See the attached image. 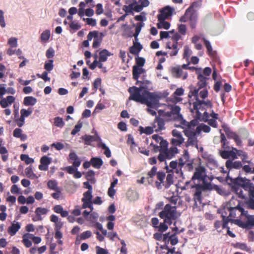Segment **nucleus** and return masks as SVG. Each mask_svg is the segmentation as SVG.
Here are the masks:
<instances>
[{
    "mask_svg": "<svg viewBox=\"0 0 254 254\" xmlns=\"http://www.w3.org/2000/svg\"><path fill=\"white\" fill-rule=\"evenodd\" d=\"M48 212V210L46 208L42 207H37L35 210V213L36 214V216L37 217V219L33 218V221H37V220H41V216L42 215H46Z\"/></svg>",
    "mask_w": 254,
    "mask_h": 254,
    "instance_id": "7c9ffc66",
    "label": "nucleus"
},
{
    "mask_svg": "<svg viewBox=\"0 0 254 254\" xmlns=\"http://www.w3.org/2000/svg\"><path fill=\"white\" fill-rule=\"evenodd\" d=\"M230 212L228 216H226L222 214L223 221V227H224L229 222L233 221L234 220L232 218L240 219L242 214H243L244 211V209L242 207L240 206L239 204L234 207H230L229 209Z\"/></svg>",
    "mask_w": 254,
    "mask_h": 254,
    "instance_id": "423d86ee",
    "label": "nucleus"
},
{
    "mask_svg": "<svg viewBox=\"0 0 254 254\" xmlns=\"http://www.w3.org/2000/svg\"><path fill=\"white\" fill-rule=\"evenodd\" d=\"M145 60L142 57L135 58V64L134 65L143 67L145 64Z\"/></svg>",
    "mask_w": 254,
    "mask_h": 254,
    "instance_id": "4d7b16f0",
    "label": "nucleus"
},
{
    "mask_svg": "<svg viewBox=\"0 0 254 254\" xmlns=\"http://www.w3.org/2000/svg\"><path fill=\"white\" fill-rule=\"evenodd\" d=\"M136 3L137 1L136 0H134L132 3L129 4L128 5H124L123 6V10L125 11L126 13H127V14H128V13L133 14V6Z\"/></svg>",
    "mask_w": 254,
    "mask_h": 254,
    "instance_id": "a19ab883",
    "label": "nucleus"
},
{
    "mask_svg": "<svg viewBox=\"0 0 254 254\" xmlns=\"http://www.w3.org/2000/svg\"><path fill=\"white\" fill-rule=\"evenodd\" d=\"M48 188L53 190H58L60 188L58 187V183L57 181L55 180H50L47 183Z\"/></svg>",
    "mask_w": 254,
    "mask_h": 254,
    "instance_id": "58836bf2",
    "label": "nucleus"
},
{
    "mask_svg": "<svg viewBox=\"0 0 254 254\" xmlns=\"http://www.w3.org/2000/svg\"><path fill=\"white\" fill-rule=\"evenodd\" d=\"M209 114L207 112L205 111L203 113V115L200 120L204 122H208V124L213 127H217V123L216 121V119H209Z\"/></svg>",
    "mask_w": 254,
    "mask_h": 254,
    "instance_id": "a211bd4d",
    "label": "nucleus"
},
{
    "mask_svg": "<svg viewBox=\"0 0 254 254\" xmlns=\"http://www.w3.org/2000/svg\"><path fill=\"white\" fill-rule=\"evenodd\" d=\"M91 163L93 167L99 169L102 166L103 162L100 158L93 157L91 159Z\"/></svg>",
    "mask_w": 254,
    "mask_h": 254,
    "instance_id": "e433bc0d",
    "label": "nucleus"
},
{
    "mask_svg": "<svg viewBox=\"0 0 254 254\" xmlns=\"http://www.w3.org/2000/svg\"><path fill=\"white\" fill-rule=\"evenodd\" d=\"M234 247L246 252H249L250 251V248L248 247L247 245L245 243H237L235 245Z\"/></svg>",
    "mask_w": 254,
    "mask_h": 254,
    "instance_id": "de8ad7c7",
    "label": "nucleus"
},
{
    "mask_svg": "<svg viewBox=\"0 0 254 254\" xmlns=\"http://www.w3.org/2000/svg\"><path fill=\"white\" fill-rule=\"evenodd\" d=\"M92 191H86L83 193V197L81 199V201H92Z\"/></svg>",
    "mask_w": 254,
    "mask_h": 254,
    "instance_id": "bf43d9fd",
    "label": "nucleus"
},
{
    "mask_svg": "<svg viewBox=\"0 0 254 254\" xmlns=\"http://www.w3.org/2000/svg\"><path fill=\"white\" fill-rule=\"evenodd\" d=\"M178 233L172 234L170 237L169 242L173 246L176 245L178 243V239L176 236V234Z\"/></svg>",
    "mask_w": 254,
    "mask_h": 254,
    "instance_id": "0e129e2a",
    "label": "nucleus"
},
{
    "mask_svg": "<svg viewBox=\"0 0 254 254\" xmlns=\"http://www.w3.org/2000/svg\"><path fill=\"white\" fill-rule=\"evenodd\" d=\"M145 70L142 67L133 65L132 67V77L134 80H137L140 75L143 73Z\"/></svg>",
    "mask_w": 254,
    "mask_h": 254,
    "instance_id": "aec40b11",
    "label": "nucleus"
},
{
    "mask_svg": "<svg viewBox=\"0 0 254 254\" xmlns=\"http://www.w3.org/2000/svg\"><path fill=\"white\" fill-rule=\"evenodd\" d=\"M55 126L59 127H62L64 125V123L62 118L57 117L54 118Z\"/></svg>",
    "mask_w": 254,
    "mask_h": 254,
    "instance_id": "5fc2aeb1",
    "label": "nucleus"
},
{
    "mask_svg": "<svg viewBox=\"0 0 254 254\" xmlns=\"http://www.w3.org/2000/svg\"><path fill=\"white\" fill-rule=\"evenodd\" d=\"M185 16L189 18L190 21L197 20V14L192 6H190L185 12Z\"/></svg>",
    "mask_w": 254,
    "mask_h": 254,
    "instance_id": "f3484780",
    "label": "nucleus"
},
{
    "mask_svg": "<svg viewBox=\"0 0 254 254\" xmlns=\"http://www.w3.org/2000/svg\"><path fill=\"white\" fill-rule=\"evenodd\" d=\"M233 183L238 185L241 188L247 191L250 198H254V185L251 181L246 178H237L234 180Z\"/></svg>",
    "mask_w": 254,
    "mask_h": 254,
    "instance_id": "0eeeda50",
    "label": "nucleus"
},
{
    "mask_svg": "<svg viewBox=\"0 0 254 254\" xmlns=\"http://www.w3.org/2000/svg\"><path fill=\"white\" fill-rule=\"evenodd\" d=\"M158 159L160 162H163L168 159V156L164 149L160 152L158 156Z\"/></svg>",
    "mask_w": 254,
    "mask_h": 254,
    "instance_id": "052dcab7",
    "label": "nucleus"
},
{
    "mask_svg": "<svg viewBox=\"0 0 254 254\" xmlns=\"http://www.w3.org/2000/svg\"><path fill=\"white\" fill-rule=\"evenodd\" d=\"M192 189H194L193 194V199L195 202H200L201 201L202 191L204 190L203 186L200 185L193 186Z\"/></svg>",
    "mask_w": 254,
    "mask_h": 254,
    "instance_id": "ddd939ff",
    "label": "nucleus"
},
{
    "mask_svg": "<svg viewBox=\"0 0 254 254\" xmlns=\"http://www.w3.org/2000/svg\"><path fill=\"white\" fill-rule=\"evenodd\" d=\"M167 224L166 223H165L164 221L163 223H160L159 225L157 227L158 229V231L161 233L166 231L168 228V227L167 225Z\"/></svg>",
    "mask_w": 254,
    "mask_h": 254,
    "instance_id": "338daca9",
    "label": "nucleus"
},
{
    "mask_svg": "<svg viewBox=\"0 0 254 254\" xmlns=\"http://www.w3.org/2000/svg\"><path fill=\"white\" fill-rule=\"evenodd\" d=\"M166 47L170 50L167 53L171 57L175 56L177 55L179 48H178V45H177V43H173L172 45H171L170 43H167Z\"/></svg>",
    "mask_w": 254,
    "mask_h": 254,
    "instance_id": "412c9836",
    "label": "nucleus"
},
{
    "mask_svg": "<svg viewBox=\"0 0 254 254\" xmlns=\"http://www.w3.org/2000/svg\"><path fill=\"white\" fill-rule=\"evenodd\" d=\"M158 215L161 218L164 219L165 223L170 225L173 221L176 220L178 217L177 206L167 204L163 210L159 212Z\"/></svg>",
    "mask_w": 254,
    "mask_h": 254,
    "instance_id": "20e7f679",
    "label": "nucleus"
},
{
    "mask_svg": "<svg viewBox=\"0 0 254 254\" xmlns=\"http://www.w3.org/2000/svg\"><path fill=\"white\" fill-rule=\"evenodd\" d=\"M164 150L168 156V159H171L175 156V154L178 153V149L174 146L169 149H165Z\"/></svg>",
    "mask_w": 254,
    "mask_h": 254,
    "instance_id": "f704fd0d",
    "label": "nucleus"
},
{
    "mask_svg": "<svg viewBox=\"0 0 254 254\" xmlns=\"http://www.w3.org/2000/svg\"><path fill=\"white\" fill-rule=\"evenodd\" d=\"M32 234L29 233H26L22 236V243L26 248H30L32 246V242L30 240Z\"/></svg>",
    "mask_w": 254,
    "mask_h": 254,
    "instance_id": "473e14b6",
    "label": "nucleus"
},
{
    "mask_svg": "<svg viewBox=\"0 0 254 254\" xmlns=\"http://www.w3.org/2000/svg\"><path fill=\"white\" fill-rule=\"evenodd\" d=\"M225 165L229 170L232 169H239L242 167V164L239 161L233 162L232 160H228L226 162Z\"/></svg>",
    "mask_w": 254,
    "mask_h": 254,
    "instance_id": "6ab92c4d",
    "label": "nucleus"
},
{
    "mask_svg": "<svg viewBox=\"0 0 254 254\" xmlns=\"http://www.w3.org/2000/svg\"><path fill=\"white\" fill-rule=\"evenodd\" d=\"M92 236V233L90 231H86L81 234L80 238L81 240H85L91 237Z\"/></svg>",
    "mask_w": 254,
    "mask_h": 254,
    "instance_id": "774afa93",
    "label": "nucleus"
},
{
    "mask_svg": "<svg viewBox=\"0 0 254 254\" xmlns=\"http://www.w3.org/2000/svg\"><path fill=\"white\" fill-rule=\"evenodd\" d=\"M240 219L234 220L235 224L243 229H251L254 226V215H250L248 211L244 210Z\"/></svg>",
    "mask_w": 254,
    "mask_h": 254,
    "instance_id": "39448f33",
    "label": "nucleus"
},
{
    "mask_svg": "<svg viewBox=\"0 0 254 254\" xmlns=\"http://www.w3.org/2000/svg\"><path fill=\"white\" fill-rule=\"evenodd\" d=\"M190 156L188 150H185L182 157L178 160V166L182 168L188 162H189Z\"/></svg>",
    "mask_w": 254,
    "mask_h": 254,
    "instance_id": "4be33fe9",
    "label": "nucleus"
},
{
    "mask_svg": "<svg viewBox=\"0 0 254 254\" xmlns=\"http://www.w3.org/2000/svg\"><path fill=\"white\" fill-rule=\"evenodd\" d=\"M32 113V110L31 109L29 108L28 110H26L25 109H22L20 111L21 116L24 117H27L29 116Z\"/></svg>",
    "mask_w": 254,
    "mask_h": 254,
    "instance_id": "680f3d73",
    "label": "nucleus"
},
{
    "mask_svg": "<svg viewBox=\"0 0 254 254\" xmlns=\"http://www.w3.org/2000/svg\"><path fill=\"white\" fill-rule=\"evenodd\" d=\"M13 135L15 137L20 138L21 140L22 141L25 140L27 138L26 134H22V130L19 128H16L14 130Z\"/></svg>",
    "mask_w": 254,
    "mask_h": 254,
    "instance_id": "72a5a7b5",
    "label": "nucleus"
},
{
    "mask_svg": "<svg viewBox=\"0 0 254 254\" xmlns=\"http://www.w3.org/2000/svg\"><path fill=\"white\" fill-rule=\"evenodd\" d=\"M172 76L175 78H182L186 79L188 77L187 72H184L180 65L172 67L170 69Z\"/></svg>",
    "mask_w": 254,
    "mask_h": 254,
    "instance_id": "f8f14e48",
    "label": "nucleus"
},
{
    "mask_svg": "<svg viewBox=\"0 0 254 254\" xmlns=\"http://www.w3.org/2000/svg\"><path fill=\"white\" fill-rule=\"evenodd\" d=\"M206 177V169L203 166H200L195 168L191 179L192 180H197L199 181H204Z\"/></svg>",
    "mask_w": 254,
    "mask_h": 254,
    "instance_id": "1a4fd4ad",
    "label": "nucleus"
},
{
    "mask_svg": "<svg viewBox=\"0 0 254 254\" xmlns=\"http://www.w3.org/2000/svg\"><path fill=\"white\" fill-rule=\"evenodd\" d=\"M197 79L199 81L197 83L198 87L193 86L196 89H198V91L203 88H205L206 86V78L204 77L200 72L198 73Z\"/></svg>",
    "mask_w": 254,
    "mask_h": 254,
    "instance_id": "b1692460",
    "label": "nucleus"
},
{
    "mask_svg": "<svg viewBox=\"0 0 254 254\" xmlns=\"http://www.w3.org/2000/svg\"><path fill=\"white\" fill-rule=\"evenodd\" d=\"M50 37V31L49 30L44 31L41 35V41L46 42Z\"/></svg>",
    "mask_w": 254,
    "mask_h": 254,
    "instance_id": "864d4df0",
    "label": "nucleus"
},
{
    "mask_svg": "<svg viewBox=\"0 0 254 254\" xmlns=\"http://www.w3.org/2000/svg\"><path fill=\"white\" fill-rule=\"evenodd\" d=\"M15 98L12 96H8L5 98H1V107L5 108L11 105L15 101Z\"/></svg>",
    "mask_w": 254,
    "mask_h": 254,
    "instance_id": "5701e85b",
    "label": "nucleus"
},
{
    "mask_svg": "<svg viewBox=\"0 0 254 254\" xmlns=\"http://www.w3.org/2000/svg\"><path fill=\"white\" fill-rule=\"evenodd\" d=\"M99 32L98 31H90L87 35V40L88 41H91L93 38L96 37L97 35H99Z\"/></svg>",
    "mask_w": 254,
    "mask_h": 254,
    "instance_id": "69168bd1",
    "label": "nucleus"
},
{
    "mask_svg": "<svg viewBox=\"0 0 254 254\" xmlns=\"http://www.w3.org/2000/svg\"><path fill=\"white\" fill-rule=\"evenodd\" d=\"M82 139L84 141V144L87 145H91V143L93 141H97L99 143L102 142L101 138L97 134L95 135L85 134L82 136Z\"/></svg>",
    "mask_w": 254,
    "mask_h": 254,
    "instance_id": "2eb2a0df",
    "label": "nucleus"
},
{
    "mask_svg": "<svg viewBox=\"0 0 254 254\" xmlns=\"http://www.w3.org/2000/svg\"><path fill=\"white\" fill-rule=\"evenodd\" d=\"M174 10V8L169 6H165L159 10L160 14L157 15L158 20L163 21L168 19L172 15Z\"/></svg>",
    "mask_w": 254,
    "mask_h": 254,
    "instance_id": "9d476101",
    "label": "nucleus"
},
{
    "mask_svg": "<svg viewBox=\"0 0 254 254\" xmlns=\"http://www.w3.org/2000/svg\"><path fill=\"white\" fill-rule=\"evenodd\" d=\"M143 25H144V23H141V22L137 23V25L136 26L135 29V33L133 34V36L135 38V41L138 40L137 36H138V34H139V33L141 31V27L143 26Z\"/></svg>",
    "mask_w": 254,
    "mask_h": 254,
    "instance_id": "3c124183",
    "label": "nucleus"
},
{
    "mask_svg": "<svg viewBox=\"0 0 254 254\" xmlns=\"http://www.w3.org/2000/svg\"><path fill=\"white\" fill-rule=\"evenodd\" d=\"M201 131L200 127H197L195 130L190 129H185L184 130L185 135L188 137V139L187 141V146H197L198 140L196 137V135L199 134Z\"/></svg>",
    "mask_w": 254,
    "mask_h": 254,
    "instance_id": "6e6552de",
    "label": "nucleus"
},
{
    "mask_svg": "<svg viewBox=\"0 0 254 254\" xmlns=\"http://www.w3.org/2000/svg\"><path fill=\"white\" fill-rule=\"evenodd\" d=\"M7 152V150L5 147L1 146V155H2L1 158L4 162L8 160V156Z\"/></svg>",
    "mask_w": 254,
    "mask_h": 254,
    "instance_id": "13d9d810",
    "label": "nucleus"
},
{
    "mask_svg": "<svg viewBox=\"0 0 254 254\" xmlns=\"http://www.w3.org/2000/svg\"><path fill=\"white\" fill-rule=\"evenodd\" d=\"M40 162L43 165H49L51 163V159L47 156H44L41 158Z\"/></svg>",
    "mask_w": 254,
    "mask_h": 254,
    "instance_id": "e2e57ef3",
    "label": "nucleus"
},
{
    "mask_svg": "<svg viewBox=\"0 0 254 254\" xmlns=\"http://www.w3.org/2000/svg\"><path fill=\"white\" fill-rule=\"evenodd\" d=\"M170 109L173 120H180L183 118L182 115L180 114L181 108L179 106L176 105L171 106Z\"/></svg>",
    "mask_w": 254,
    "mask_h": 254,
    "instance_id": "dca6fc26",
    "label": "nucleus"
},
{
    "mask_svg": "<svg viewBox=\"0 0 254 254\" xmlns=\"http://www.w3.org/2000/svg\"><path fill=\"white\" fill-rule=\"evenodd\" d=\"M153 128H154L153 127H145V128H144L143 127L140 126L139 127V131L140 132V133H145L146 134H152L153 131H154V129Z\"/></svg>",
    "mask_w": 254,
    "mask_h": 254,
    "instance_id": "49530a36",
    "label": "nucleus"
},
{
    "mask_svg": "<svg viewBox=\"0 0 254 254\" xmlns=\"http://www.w3.org/2000/svg\"><path fill=\"white\" fill-rule=\"evenodd\" d=\"M53 63L54 61L53 60H48L44 64V68L49 72L51 71L54 67Z\"/></svg>",
    "mask_w": 254,
    "mask_h": 254,
    "instance_id": "6e6d98bb",
    "label": "nucleus"
},
{
    "mask_svg": "<svg viewBox=\"0 0 254 254\" xmlns=\"http://www.w3.org/2000/svg\"><path fill=\"white\" fill-rule=\"evenodd\" d=\"M232 190L236 192L240 198L245 199L246 198V194L243 193V191L241 187H240L238 185H236L235 184V183H233Z\"/></svg>",
    "mask_w": 254,
    "mask_h": 254,
    "instance_id": "c85d7f7f",
    "label": "nucleus"
},
{
    "mask_svg": "<svg viewBox=\"0 0 254 254\" xmlns=\"http://www.w3.org/2000/svg\"><path fill=\"white\" fill-rule=\"evenodd\" d=\"M142 46L138 42H133V45L129 48V52L134 55H138L140 51L142 50Z\"/></svg>",
    "mask_w": 254,
    "mask_h": 254,
    "instance_id": "393cba45",
    "label": "nucleus"
},
{
    "mask_svg": "<svg viewBox=\"0 0 254 254\" xmlns=\"http://www.w3.org/2000/svg\"><path fill=\"white\" fill-rule=\"evenodd\" d=\"M157 168L153 166L151 170L148 172L147 177H142L140 180H137L139 184H144L147 181L149 185H153L154 183L155 187L158 189H162L161 184L166 177V174L163 171L157 172Z\"/></svg>",
    "mask_w": 254,
    "mask_h": 254,
    "instance_id": "7ed1b4c3",
    "label": "nucleus"
},
{
    "mask_svg": "<svg viewBox=\"0 0 254 254\" xmlns=\"http://www.w3.org/2000/svg\"><path fill=\"white\" fill-rule=\"evenodd\" d=\"M222 127L223 128L224 131H225L226 135L229 138H232L236 135V133L232 131L230 128L226 125H223Z\"/></svg>",
    "mask_w": 254,
    "mask_h": 254,
    "instance_id": "37998d69",
    "label": "nucleus"
},
{
    "mask_svg": "<svg viewBox=\"0 0 254 254\" xmlns=\"http://www.w3.org/2000/svg\"><path fill=\"white\" fill-rule=\"evenodd\" d=\"M208 92L206 89L203 88L200 89L198 93V98L199 97L202 99V100L205 99L206 98L208 97Z\"/></svg>",
    "mask_w": 254,
    "mask_h": 254,
    "instance_id": "09e8293b",
    "label": "nucleus"
},
{
    "mask_svg": "<svg viewBox=\"0 0 254 254\" xmlns=\"http://www.w3.org/2000/svg\"><path fill=\"white\" fill-rule=\"evenodd\" d=\"M104 36V34L102 32H100L99 35H97L93 40V43L92 47L94 49L98 48L102 41L103 38Z\"/></svg>",
    "mask_w": 254,
    "mask_h": 254,
    "instance_id": "2f4dec72",
    "label": "nucleus"
},
{
    "mask_svg": "<svg viewBox=\"0 0 254 254\" xmlns=\"http://www.w3.org/2000/svg\"><path fill=\"white\" fill-rule=\"evenodd\" d=\"M20 159L24 161L26 164H31L34 162V159L30 158L29 156L26 154H21L20 155Z\"/></svg>",
    "mask_w": 254,
    "mask_h": 254,
    "instance_id": "603ef678",
    "label": "nucleus"
},
{
    "mask_svg": "<svg viewBox=\"0 0 254 254\" xmlns=\"http://www.w3.org/2000/svg\"><path fill=\"white\" fill-rule=\"evenodd\" d=\"M25 173L26 176L31 179H34L38 178V177L33 173L32 167L31 166L25 169Z\"/></svg>",
    "mask_w": 254,
    "mask_h": 254,
    "instance_id": "79ce46f5",
    "label": "nucleus"
},
{
    "mask_svg": "<svg viewBox=\"0 0 254 254\" xmlns=\"http://www.w3.org/2000/svg\"><path fill=\"white\" fill-rule=\"evenodd\" d=\"M37 102V99L32 96H27L24 98L23 103L25 106H33Z\"/></svg>",
    "mask_w": 254,
    "mask_h": 254,
    "instance_id": "4c0bfd02",
    "label": "nucleus"
},
{
    "mask_svg": "<svg viewBox=\"0 0 254 254\" xmlns=\"http://www.w3.org/2000/svg\"><path fill=\"white\" fill-rule=\"evenodd\" d=\"M98 146L101 147L102 149L105 150L104 154L107 157L109 158L111 156V152L109 147H107L106 144L103 142H100L98 144Z\"/></svg>",
    "mask_w": 254,
    "mask_h": 254,
    "instance_id": "c03bdc74",
    "label": "nucleus"
},
{
    "mask_svg": "<svg viewBox=\"0 0 254 254\" xmlns=\"http://www.w3.org/2000/svg\"><path fill=\"white\" fill-rule=\"evenodd\" d=\"M21 226L19 222H16L11 224L8 229V233L10 236H14L20 229Z\"/></svg>",
    "mask_w": 254,
    "mask_h": 254,
    "instance_id": "cd10ccee",
    "label": "nucleus"
},
{
    "mask_svg": "<svg viewBox=\"0 0 254 254\" xmlns=\"http://www.w3.org/2000/svg\"><path fill=\"white\" fill-rule=\"evenodd\" d=\"M142 87H129L128 89L130 94L129 100L145 104L148 107L153 108L157 103L156 96L146 89L142 91Z\"/></svg>",
    "mask_w": 254,
    "mask_h": 254,
    "instance_id": "f257e3e1",
    "label": "nucleus"
},
{
    "mask_svg": "<svg viewBox=\"0 0 254 254\" xmlns=\"http://www.w3.org/2000/svg\"><path fill=\"white\" fill-rule=\"evenodd\" d=\"M174 176L173 174H168L166 176V182L165 183L164 180L163 183L161 184V186H163L166 189L169 188L170 186L173 184Z\"/></svg>",
    "mask_w": 254,
    "mask_h": 254,
    "instance_id": "c9c22d12",
    "label": "nucleus"
},
{
    "mask_svg": "<svg viewBox=\"0 0 254 254\" xmlns=\"http://www.w3.org/2000/svg\"><path fill=\"white\" fill-rule=\"evenodd\" d=\"M233 149L236 151L238 156L242 157V160L243 162L249 163V161H247V159L248 157L247 152L243 151L242 150H238L234 147H233Z\"/></svg>",
    "mask_w": 254,
    "mask_h": 254,
    "instance_id": "ea45409f",
    "label": "nucleus"
},
{
    "mask_svg": "<svg viewBox=\"0 0 254 254\" xmlns=\"http://www.w3.org/2000/svg\"><path fill=\"white\" fill-rule=\"evenodd\" d=\"M155 131L159 132L165 128V121L160 117H156L153 125Z\"/></svg>",
    "mask_w": 254,
    "mask_h": 254,
    "instance_id": "4468645a",
    "label": "nucleus"
},
{
    "mask_svg": "<svg viewBox=\"0 0 254 254\" xmlns=\"http://www.w3.org/2000/svg\"><path fill=\"white\" fill-rule=\"evenodd\" d=\"M190 92L188 97L190 98L194 97L195 101L192 103V108L191 112L196 113V116L198 119H200L203 114L200 113L199 111H204L207 109L212 108L213 104L211 101L207 100H200L198 98V89H196L192 85L189 86Z\"/></svg>",
    "mask_w": 254,
    "mask_h": 254,
    "instance_id": "f03ea898",
    "label": "nucleus"
},
{
    "mask_svg": "<svg viewBox=\"0 0 254 254\" xmlns=\"http://www.w3.org/2000/svg\"><path fill=\"white\" fill-rule=\"evenodd\" d=\"M69 158L70 160L72 161L71 163L73 167L77 168L80 165L81 160L75 153H70L69 154Z\"/></svg>",
    "mask_w": 254,
    "mask_h": 254,
    "instance_id": "bb28decb",
    "label": "nucleus"
},
{
    "mask_svg": "<svg viewBox=\"0 0 254 254\" xmlns=\"http://www.w3.org/2000/svg\"><path fill=\"white\" fill-rule=\"evenodd\" d=\"M203 43L207 49V52L208 55L211 58H214L216 55V51H213L211 45L209 41L205 38H203Z\"/></svg>",
    "mask_w": 254,
    "mask_h": 254,
    "instance_id": "a878e982",
    "label": "nucleus"
},
{
    "mask_svg": "<svg viewBox=\"0 0 254 254\" xmlns=\"http://www.w3.org/2000/svg\"><path fill=\"white\" fill-rule=\"evenodd\" d=\"M198 122L196 120H193L187 124V128L186 129L195 130L194 128L197 127Z\"/></svg>",
    "mask_w": 254,
    "mask_h": 254,
    "instance_id": "8fccbe9b",
    "label": "nucleus"
},
{
    "mask_svg": "<svg viewBox=\"0 0 254 254\" xmlns=\"http://www.w3.org/2000/svg\"><path fill=\"white\" fill-rule=\"evenodd\" d=\"M99 62H105L107 60L108 57L113 55L107 50L104 49L99 52Z\"/></svg>",
    "mask_w": 254,
    "mask_h": 254,
    "instance_id": "c756f323",
    "label": "nucleus"
},
{
    "mask_svg": "<svg viewBox=\"0 0 254 254\" xmlns=\"http://www.w3.org/2000/svg\"><path fill=\"white\" fill-rule=\"evenodd\" d=\"M158 23L157 24L158 28L168 29L170 28V24L169 22L166 21L165 20H164L163 21L158 20Z\"/></svg>",
    "mask_w": 254,
    "mask_h": 254,
    "instance_id": "a18cd8bd",
    "label": "nucleus"
},
{
    "mask_svg": "<svg viewBox=\"0 0 254 254\" xmlns=\"http://www.w3.org/2000/svg\"><path fill=\"white\" fill-rule=\"evenodd\" d=\"M172 135L174 138L171 139V144L174 146H180L184 142V138L183 137L181 133L177 129H174L172 131Z\"/></svg>",
    "mask_w": 254,
    "mask_h": 254,
    "instance_id": "9b49d317",
    "label": "nucleus"
}]
</instances>
